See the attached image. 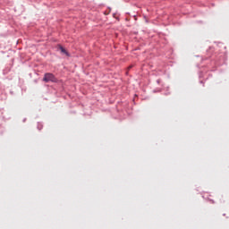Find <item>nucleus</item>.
<instances>
[{"mask_svg": "<svg viewBox=\"0 0 229 229\" xmlns=\"http://www.w3.org/2000/svg\"><path fill=\"white\" fill-rule=\"evenodd\" d=\"M59 49L61 52H63L64 55H66V56H69V52L67 50H65V48H64V47L59 46Z\"/></svg>", "mask_w": 229, "mask_h": 229, "instance_id": "nucleus-2", "label": "nucleus"}, {"mask_svg": "<svg viewBox=\"0 0 229 229\" xmlns=\"http://www.w3.org/2000/svg\"><path fill=\"white\" fill-rule=\"evenodd\" d=\"M43 81H45L46 83H49V81L55 83L56 81V77H55L53 73H45Z\"/></svg>", "mask_w": 229, "mask_h": 229, "instance_id": "nucleus-1", "label": "nucleus"}]
</instances>
